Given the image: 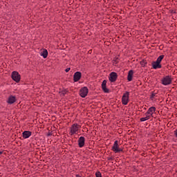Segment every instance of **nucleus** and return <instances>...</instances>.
<instances>
[{
  "instance_id": "nucleus-1",
  "label": "nucleus",
  "mask_w": 177,
  "mask_h": 177,
  "mask_svg": "<svg viewBox=\"0 0 177 177\" xmlns=\"http://www.w3.org/2000/svg\"><path fill=\"white\" fill-rule=\"evenodd\" d=\"M11 77L15 82H20V80H21V76L17 71H13L12 73Z\"/></svg>"
},
{
  "instance_id": "nucleus-2",
  "label": "nucleus",
  "mask_w": 177,
  "mask_h": 177,
  "mask_svg": "<svg viewBox=\"0 0 177 177\" xmlns=\"http://www.w3.org/2000/svg\"><path fill=\"white\" fill-rule=\"evenodd\" d=\"M112 150L115 153H120V151H122L124 149L120 148V145H118V140H115L114 142L113 146L112 147Z\"/></svg>"
},
{
  "instance_id": "nucleus-3",
  "label": "nucleus",
  "mask_w": 177,
  "mask_h": 177,
  "mask_svg": "<svg viewBox=\"0 0 177 177\" xmlns=\"http://www.w3.org/2000/svg\"><path fill=\"white\" fill-rule=\"evenodd\" d=\"M129 102V92L127 91L125 93L123 94V96L122 97V103L124 106H127Z\"/></svg>"
},
{
  "instance_id": "nucleus-4",
  "label": "nucleus",
  "mask_w": 177,
  "mask_h": 177,
  "mask_svg": "<svg viewBox=\"0 0 177 177\" xmlns=\"http://www.w3.org/2000/svg\"><path fill=\"white\" fill-rule=\"evenodd\" d=\"M80 128H81L80 125H79L78 124H73L71 127V136H73V135L78 132V129H80Z\"/></svg>"
},
{
  "instance_id": "nucleus-5",
  "label": "nucleus",
  "mask_w": 177,
  "mask_h": 177,
  "mask_svg": "<svg viewBox=\"0 0 177 177\" xmlns=\"http://www.w3.org/2000/svg\"><path fill=\"white\" fill-rule=\"evenodd\" d=\"M162 85H171L172 84V78L171 76L168 75L162 79Z\"/></svg>"
},
{
  "instance_id": "nucleus-6",
  "label": "nucleus",
  "mask_w": 177,
  "mask_h": 177,
  "mask_svg": "<svg viewBox=\"0 0 177 177\" xmlns=\"http://www.w3.org/2000/svg\"><path fill=\"white\" fill-rule=\"evenodd\" d=\"M88 92L89 90L88 89V87L84 86L80 89V95L81 96V97H86Z\"/></svg>"
},
{
  "instance_id": "nucleus-7",
  "label": "nucleus",
  "mask_w": 177,
  "mask_h": 177,
  "mask_svg": "<svg viewBox=\"0 0 177 177\" xmlns=\"http://www.w3.org/2000/svg\"><path fill=\"white\" fill-rule=\"evenodd\" d=\"M117 78H118V75L117 73L112 72L109 75V81L111 82H115L117 81Z\"/></svg>"
},
{
  "instance_id": "nucleus-8",
  "label": "nucleus",
  "mask_w": 177,
  "mask_h": 177,
  "mask_svg": "<svg viewBox=\"0 0 177 177\" xmlns=\"http://www.w3.org/2000/svg\"><path fill=\"white\" fill-rule=\"evenodd\" d=\"M82 77V73H81V72L77 71V72L75 73V74L73 75L74 82H78V81H80V80H81Z\"/></svg>"
},
{
  "instance_id": "nucleus-9",
  "label": "nucleus",
  "mask_w": 177,
  "mask_h": 177,
  "mask_svg": "<svg viewBox=\"0 0 177 177\" xmlns=\"http://www.w3.org/2000/svg\"><path fill=\"white\" fill-rule=\"evenodd\" d=\"M107 80H103L102 83V89L104 93H109L110 92V90L107 88Z\"/></svg>"
},
{
  "instance_id": "nucleus-10",
  "label": "nucleus",
  "mask_w": 177,
  "mask_h": 177,
  "mask_svg": "<svg viewBox=\"0 0 177 177\" xmlns=\"http://www.w3.org/2000/svg\"><path fill=\"white\" fill-rule=\"evenodd\" d=\"M153 113H156V107L155 106H151L150 107L147 112L145 113V115H151V117H153Z\"/></svg>"
},
{
  "instance_id": "nucleus-11",
  "label": "nucleus",
  "mask_w": 177,
  "mask_h": 177,
  "mask_svg": "<svg viewBox=\"0 0 177 177\" xmlns=\"http://www.w3.org/2000/svg\"><path fill=\"white\" fill-rule=\"evenodd\" d=\"M78 146L79 147H84L85 146V138L81 136L78 140Z\"/></svg>"
},
{
  "instance_id": "nucleus-12",
  "label": "nucleus",
  "mask_w": 177,
  "mask_h": 177,
  "mask_svg": "<svg viewBox=\"0 0 177 177\" xmlns=\"http://www.w3.org/2000/svg\"><path fill=\"white\" fill-rule=\"evenodd\" d=\"M31 135H32V132H31L30 131H24L22 133V136H23L24 139H28V138H30V136H31Z\"/></svg>"
},
{
  "instance_id": "nucleus-13",
  "label": "nucleus",
  "mask_w": 177,
  "mask_h": 177,
  "mask_svg": "<svg viewBox=\"0 0 177 177\" xmlns=\"http://www.w3.org/2000/svg\"><path fill=\"white\" fill-rule=\"evenodd\" d=\"M152 67L155 70H157V68H161V67H162V66L161 65V64H160L159 62H157L156 61V62H152Z\"/></svg>"
},
{
  "instance_id": "nucleus-14",
  "label": "nucleus",
  "mask_w": 177,
  "mask_h": 177,
  "mask_svg": "<svg viewBox=\"0 0 177 177\" xmlns=\"http://www.w3.org/2000/svg\"><path fill=\"white\" fill-rule=\"evenodd\" d=\"M16 100V97L10 95L8 100V104H13V103H15Z\"/></svg>"
},
{
  "instance_id": "nucleus-15",
  "label": "nucleus",
  "mask_w": 177,
  "mask_h": 177,
  "mask_svg": "<svg viewBox=\"0 0 177 177\" xmlns=\"http://www.w3.org/2000/svg\"><path fill=\"white\" fill-rule=\"evenodd\" d=\"M133 78V71L132 70L129 71L127 75V80L131 82Z\"/></svg>"
},
{
  "instance_id": "nucleus-16",
  "label": "nucleus",
  "mask_w": 177,
  "mask_h": 177,
  "mask_svg": "<svg viewBox=\"0 0 177 177\" xmlns=\"http://www.w3.org/2000/svg\"><path fill=\"white\" fill-rule=\"evenodd\" d=\"M146 117L145 118H141L140 119V121H141V122H143L144 121H147V120H150V118H151V115H145Z\"/></svg>"
},
{
  "instance_id": "nucleus-17",
  "label": "nucleus",
  "mask_w": 177,
  "mask_h": 177,
  "mask_svg": "<svg viewBox=\"0 0 177 177\" xmlns=\"http://www.w3.org/2000/svg\"><path fill=\"white\" fill-rule=\"evenodd\" d=\"M41 55L44 59H46V57H48V50L44 49L43 52H41Z\"/></svg>"
},
{
  "instance_id": "nucleus-18",
  "label": "nucleus",
  "mask_w": 177,
  "mask_h": 177,
  "mask_svg": "<svg viewBox=\"0 0 177 177\" xmlns=\"http://www.w3.org/2000/svg\"><path fill=\"white\" fill-rule=\"evenodd\" d=\"M162 59H164V55H162L158 57L156 60L157 63H159L160 64H161V62H162Z\"/></svg>"
},
{
  "instance_id": "nucleus-19",
  "label": "nucleus",
  "mask_w": 177,
  "mask_h": 177,
  "mask_svg": "<svg viewBox=\"0 0 177 177\" xmlns=\"http://www.w3.org/2000/svg\"><path fill=\"white\" fill-rule=\"evenodd\" d=\"M140 64L141 66H146V64H147V61L143 59L142 61L140 62Z\"/></svg>"
},
{
  "instance_id": "nucleus-20",
  "label": "nucleus",
  "mask_w": 177,
  "mask_h": 177,
  "mask_svg": "<svg viewBox=\"0 0 177 177\" xmlns=\"http://www.w3.org/2000/svg\"><path fill=\"white\" fill-rule=\"evenodd\" d=\"M120 59L118 58V57H115L114 59H113V62L117 64V63H118Z\"/></svg>"
},
{
  "instance_id": "nucleus-21",
  "label": "nucleus",
  "mask_w": 177,
  "mask_h": 177,
  "mask_svg": "<svg viewBox=\"0 0 177 177\" xmlns=\"http://www.w3.org/2000/svg\"><path fill=\"white\" fill-rule=\"evenodd\" d=\"M156 96V93H152L150 97V99H151V100H153V99H154V97Z\"/></svg>"
},
{
  "instance_id": "nucleus-22",
  "label": "nucleus",
  "mask_w": 177,
  "mask_h": 177,
  "mask_svg": "<svg viewBox=\"0 0 177 177\" xmlns=\"http://www.w3.org/2000/svg\"><path fill=\"white\" fill-rule=\"evenodd\" d=\"M66 93H67V91L66 90H63L62 91V94L64 96V95H66Z\"/></svg>"
},
{
  "instance_id": "nucleus-23",
  "label": "nucleus",
  "mask_w": 177,
  "mask_h": 177,
  "mask_svg": "<svg viewBox=\"0 0 177 177\" xmlns=\"http://www.w3.org/2000/svg\"><path fill=\"white\" fill-rule=\"evenodd\" d=\"M107 160L109 161H113V158L112 157H109V158H107Z\"/></svg>"
},
{
  "instance_id": "nucleus-24",
  "label": "nucleus",
  "mask_w": 177,
  "mask_h": 177,
  "mask_svg": "<svg viewBox=\"0 0 177 177\" xmlns=\"http://www.w3.org/2000/svg\"><path fill=\"white\" fill-rule=\"evenodd\" d=\"M71 68H67L65 71L66 73H68V71H70Z\"/></svg>"
},
{
  "instance_id": "nucleus-25",
  "label": "nucleus",
  "mask_w": 177,
  "mask_h": 177,
  "mask_svg": "<svg viewBox=\"0 0 177 177\" xmlns=\"http://www.w3.org/2000/svg\"><path fill=\"white\" fill-rule=\"evenodd\" d=\"M170 12L171 14L176 13V12H175V10H171Z\"/></svg>"
},
{
  "instance_id": "nucleus-26",
  "label": "nucleus",
  "mask_w": 177,
  "mask_h": 177,
  "mask_svg": "<svg viewBox=\"0 0 177 177\" xmlns=\"http://www.w3.org/2000/svg\"><path fill=\"white\" fill-rule=\"evenodd\" d=\"M3 153V151H0V155L2 154Z\"/></svg>"
},
{
  "instance_id": "nucleus-27",
  "label": "nucleus",
  "mask_w": 177,
  "mask_h": 177,
  "mask_svg": "<svg viewBox=\"0 0 177 177\" xmlns=\"http://www.w3.org/2000/svg\"><path fill=\"white\" fill-rule=\"evenodd\" d=\"M50 135V133H48V136H49Z\"/></svg>"
}]
</instances>
